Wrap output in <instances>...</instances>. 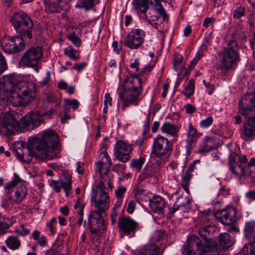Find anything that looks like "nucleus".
<instances>
[{
  "mask_svg": "<svg viewBox=\"0 0 255 255\" xmlns=\"http://www.w3.org/2000/svg\"><path fill=\"white\" fill-rule=\"evenodd\" d=\"M36 96V86L33 82H18L13 75L0 78V110L7 106L9 101L13 106L29 104Z\"/></svg>",
  "mask_w": 255,
  "mask_h": 255,
  "instance_id": "obj_1",
  "label": "nucleus"
},
{
  "mask_svg": "<svg viewBox=\"0 0 255 255\" xmlns=\"http://www.w3.org/2000/svg\"><path fill=\"white\" fill-rule=\"evenodd\" d=\"M239 110L247 119L244 125V133L241 137L247 141L255 131V93L245 95L239 101Z\"/></svg>",
  "mask_w": 255,
  "mask_h": 255,
  "instance_id": "obj_2",
  "label": "nucleus"
},
{
  "mask_svg": "<svg viewBox=\"0 0 255 255\" xmlns=\"http://www.w3.org/2000/svg\"><path fill=\"white\" fill-rule=\"evenodd\" d=\"M219 64L216 69L225 74L227 71L234 69L240 61L239 45L235 40L230 41L226 47L218 52Z\"/></svg>",
  "mask_w": 255,
  "mask_h": 255,
  "instance_id": "obj_3",
  "label": "nucleus"
},
{
  "mask_svg": "<svg viewBox=\"0 0 255 255\" xmlns=\"http://www.w3.org/2000/svg\"><path fill=\"white\" fill-rule=\"evenodd\" d=\"M142 92V79L139 75L128 78L126 88L119 92L118 99L123 103V110L130 105L136 106L140 101L139 96Z\"/></svg>",
  "mask_w": 255,
  "mask_h": 255,
  "instance_id": "obj_4",
  "label": "nucleus"
},
{
  "mask_svg": "<svg viewBox=\"0 0 255 255\" xmlns=\"http://www.w3.org/2000/svg\"><path fill=\"white\" fill-rule=\"evenodd\" d=\"M106 209L94 208L88 215V224L91 235L90 240L93 244L99 243L100 237L106 229L105 221L103 214Z\"/></svg>",
  "mask_w": 255,
  "mask_h": 255,
  "instance_id": "obj_5",
  "label": "nucleus"
},
{
  "mask_svg": "<svg viewBox=\"0 0 255 255\" xmlns=\"http://www.w3.org/2000/svg\"><path fill=\"white\" fill-rule=\"evenodd\" d=\"M13 176V179L5 184L4 192L11 203L19 204L25 200L27 195V188L25 182L18 175L15 173Z\"/></svg>",
  "mask_w": 255,
  "mask_h": 255,
  "instance_id": "obj_6",
  "label": "nucleus"
},
{
  "mask_svg": "<svg viewBox=\"0 0 255 255\" xmlns=\"http://www.w3.org/2000/svg\"><path fill=\"white\" fill-rule=\"evenodd\" d=\"M10 20L14 29L20 36L29 40L32 38L33 23L26 13L22 10L15 11Z\"/></svg>",
  "mask_w": 255,
  "mask_h": 255,
  "instance_id": "obj_7",
  "label": "nucleus"
},
{
  "mask_svg": "<svg viewBox=\"0 0 255 255\" xmlns=\"http://www.w3.org/2000/svg\"><path fill=\"white\" fill-rule=\"evenodd\" d=\"M112 187L111 179L104 178L95 188H93V196L91 200L94 202V208L109 209L110 198L106 190Z\"/></svg>",
  "mask_w": 255,
  "mask_h": 255,
  "instance_id": "obj_8",
  "label": "nucleus"
},
{
  "mask_svg": "<svg viewBox=\"0 0 255 255\" xmlns=\"http://www.w3.org/2000/svg\"><path fill=\"white\" fill-rule=\"evenodd\" d=\"M57 133L51 129H46L32 139V146L37 154L46 149L56 147L58 143Z\"/></svg>",
  "mask_w": 255,
  "mask_h": 255,
  "instance_id": "obj_9",
  "label": "nucleus"
},
{
  "mask_svg": "<svg viewBox=\"0 0 255 255\" xmlns=\"http://www.w3.org/2000/svg\"><path fill=\"white\" fill-rule=\"evenodd\" d=\"M171 149V145L166 137L158 134L153 139L151 153L153 156L160 158L155 162L158 166L162 165L167 161Z\"/></svg>",
  "mask_w": 255,
  "mask_h": 255,
  "instance_id": "obj_10",
  "label": "nucleus"
},
{
  "mask_svg": "<svg viewBox=\"0 0 255 255\" xmlns=\"http://www.w3.org/2000/svg\"><path fill=\"white\" fill-rule=\"evenodd\" d=\"M248 161L247 156H239L237 153L232 152L229 157L230 170L236 176H247L251 175L249 168L246 167Z\"/></svg>",
  "mask_w": 255,
  "mask_h": 255,
  "instance_id": "obj_11",
  "label": "nucleus"
},
{
  "mask_svg": "<svg viewBox=\"0 0 255 255\" xmlns=\"http://www.w3.org/2000/svg\"><path fill=\"white\" fill-rule=\"evenodd\" d=\"M24 38L20 35L4 37L1 42V47L4 52L8 54L22 51L26 45Z\"/></svg>",
  "mask_w": 255,
  "mask_h": 255,
  "instance_id": "obj_12",
  "label": "nucleus"
},
{
  "mask_svg": "<svg viewBox=\"0 0 255 255\" xmlns=\"http://www.w3.org/2000/svg\"><path fill=\"white\" fill-rule=\"evenodd\" d=\"M149 4L151 7L149 8L147 13H144L146 21L149 24L155 21L162 23L165 20L166 14L159 3V0H151L149 2Z\"/></svg>",
  "mask_w": 255,
  "mask_h": 255,
  "instance_id": "obj_13",
  "label": "nucleus"
},
{
  "mask_svg": "<svg viewBox=\"0 0 255 255\" xmlns=\"http://www.w3.org/2000/svg\"><path fill=\"white\" fill-rule=\"evenodd\" d=\"M106 145L104 143L100 144V151L99 153L100 161L96 163L95 166L96 172H98L101 175V180L104 178H108L110 179L109 176H107V174L112 165V161L108 155Z\"/></svg>",
  "mask_w": 255,
  "mask_h": 255,
  "instance_id": "obj_14",
  "label": "nucleus"
},
{
  "mask_svg": "<svg viewBox=\"0 0 255 255\" xmlns=\"http://www.w3.org/2000/svg\"><path fill=\"white\" fill-rule=\"evenodd\" d=\"M145 32L141 29H134L130 31L124 40V44L131 50H137L144 42Z\"/></svg>",
  "mask_w": 255,
  "mask_h": 255,
  "instance_id": "obj_15",
  "label": "nucleus"
},
{
  "mask_svg": "<svg viewBox=\"0 0 255 255\" xmlns=\"http://www.w3.org/2000/svg\"><path fill=\"white\" fill-rule=\"evenodd\" d=\"M42 55L41 47L37 46L30 48L22 54L20 63L22 66L34 67L38 65Z\"/></svg>",
  "mask_w": 255,
  "mask_h": 255,
  "instance_id": "obj_16",
  "label": "nucleus"
},
{
  "mask_svg": "<svg viewBox=\"0 0 255 255\" xmlns=\"http://www.w3.org/2000/svg\"><path fill=\"white\" fill-rule=\"evenodd\" d=\"M132 150L131 144L123 140H119L115 143L114 154L118 160L126 163L129 160Z\"/></svg>",
  "mask_w": 255,
  "mask_h": 255,
  "instance_id": "obj_17",
  "label": "nucleus"
},
{
  "mask_svg": "<svg viewBox=\"0 0 255 255\" xmlns=\"http://www.w3.org/2000/svg\"><path fill=\"white\" fill-rule=\"evenodd\" d=\"M203 246V241L197 236H191L184 245L183 255H202Z\"/></svg>",
  "mask_w": 255,
  "mask_h": 255,
  "instance_id": "obj_18",
  "label": "nucleus"
},
{
  "mask_svg": "<svg viewBox=\"0 0 255 255\" xmlns=\"http://www.w3.org/2000/svg\"><path fill=\"white\" fill-rule=\"evenodd\" d=\"M63 177V178L59 180H51L50 185L57 193L61 192L62 188L64 190L66 196L68 197L72 190V176L69 173H64Z\"/></svg>",
  "mask_w": 255,
  "mask_h": 255,
  "instance_id": "obj_19",
  "label": "nucleus"
},
{
  "mask_svg": "<svg viewBox=\"0 0 255 255\" xmlns=\"http://www.w3.org/2000/svg\"><path fill=\"white\" fill-rule=\"evenodd\" d=\"M236 210L233 207H229L217 211L215 216L216 219L222 224L230 225L236 222Z\"/></svg>",
  "mask_w": 255,
  "mask_h": 255,
  "instance_id": "obj_20",
  "label": "nucleus"
},
{
  "mask_svg": "<svg viewBox=\"0 0 255 255\" xmlns=\"http://www.w3.org/2000/svg\"><path fill=\"white\" fill-rule=\"evenodd\" d=\"M2 122V128L5 129L6 134H13L15 131H17L19 128V122L10 114L7 113L4 114Z\"/></svg>",
  "mask_w": 255,
  "mask_h": 255,
  "instance_id": "obj_21",
  "label": "nucleus"
},
{
  "mask_svg": "<svg viewBox=\"0 0 255 255\" xmlns=\"http://www.w3.org/2000/svg\"><path fill=\"white\" fill-rule=\"evenodd\" d=\"M118 226L123 234L128 236L134 234L137 223L129 217H123L119 219Z\"/></svg>",
  "mask_w": 255,
  "mask_h": 255,
  "instance_id": "obj_22",
  "label": "nucleus"
},
{
  "mask_svg": "<svg viewBox=\"0 0 255 255\" xmlns=\"http://www.w3.org/2000/svg\"><path fill=\"white\" fill-rule=\"evenodd\" d=\"M42 116L37 112H30L20 119L25 128L31 126V128L38 127L42 123Z\"/></svg>",
  "mask_w": 255,
  "mask_h": 255,
  "instance_id": "obj_23",
  "label": "nucleus"
},
{
  "mask_svg": "<svg viewBox=\"0 0 255 255\" xmlns=\"http://www.w3.org/2000/svg\"><path fill=\"white\" fill-rule=\"evenodd\" d=\"M149 205L154 212L161 213L165 206V202L162 197L155 195L149 200Z\"/></svg>",
  "mask_w": 255,
  "mask_h": 255,
  "instance_id": "obj_24",
  "label": "nucleus"
},
{
  "mask_svg": "<svg viewBox=\"0 0 255 255\" xmlns=\"http://www.w3.org/2000/svg\"><path fill=\"white\" fill-rule=\"evenodd\" d=\"M160 130L162 133L167 136L176 137L178 135L179 128L175 124L165 122L161 126Z\"/></svg>",
  "mask_w": 255,
  "mask_h": 255,
  "instance_id": "obj_25",
  "label": "nucleus"
},
{
  "mask_svg": "<svg viewBox=\"0 0 255 255\" xmlns=\"http://www.w3.org/2000/svg\"><path fill=\"white\" fill-rule=\"evenodd\" d=\"M157 245L148 243L139 249L138 255H161Z\"/></svg>",
  "mask_w": 255,
  "mask_h": 255,
  "instance_id": "obj_26",
  "label": "nucleus"
},
{
  "mask_svg": "<svg viewBox=\"0 0 255 255\" xmlns=\"http://www.w3.org/2000/svg\"><path fill=\"white\" fill-rule=\"evenodd\" d=\"M218 242L220 250H225L232 247L234 244V239L226 233H221L218 237Z\"/></svg>",
  "mask_w": 255,
  "mask_h": 255,
  "instance_id": "obj_27",
  "label": "nucleus"
},
{
  "mask_svg": "<svg viewBox=\"0 0 255 255\" xmlns=\"http://www.w3.org/2000/svg\"><path fill=\"white\" fill-rule=\"evenodd\" d=\"M210 40H211V38H210V36L208 37H206L204 39V40L203 41V43L200 47L199 50H198L197 51L194 58L190 63V65H189V67L190 68H193L195 66V65L197 63L198 61L201 58V57L203 56V51L206 50V45H207V44H208L209 43Z\"/></svg>",
  "mask_w": 255,
  "mask_h": 255,
  "instance_id": "obj_28",
  "label": "nucleus"
},
{
  "mask_svg": "<svg viewBox=\"0 0 255 255\" xmlns=\"http://www.w3.org/2000/svg\"><path fill=\"white\" fill-rule=\"evenodd\" d=\"M198 233L200 236L202 238L204 241V243L203 244H206L207 242L210 240H212L210 239V234L211 232L213 230V227L211 226L207 225H199Z\"/></svg>",
  "mask_w": 255,
  "mask_h": 255,
  "instance_id": "obj_29",
  "label": "nucleus"
},
{
  "mask_svg": "<svg viewBox=\"0 0 255 255\" xmlns=\"http://www.w3.org/2000/svg\"><path fill=\"white\" fill-rule=\"evenodd\" d=\"M244 232L245 236L250 241L255 242V222H250L246 223Z\"/></svg>",
  "mask_w": 255,
  "mask_h": 255,
  "instance_id": "obj_30",
  "label": "nucleus"
},
{
  "mask_svg": "<svg viewBox=\"0 0 255 255\" xmlns=\"http://www.w3.org/2000/svg\"><path fill=\"white\" fill-rule=\"evenodd\" d=\"M205 246L208 248V250L204 252L203 255H219L221 250L214 241H209Z\"/></svg>",
  "mask_w": 255,
  "mask_h": 255,
  "instance_id": "obj_31",
  "label": "nucleus"
},
{
  "mask_svg": "<svg viewBox=\"0 0 255 255\" xmlns=\"http://www.w3.org/2000/svg\"><path fill=\"white\" fill-rule=\"evenodd\" d=\"M31 236L34 241H36L37 245L43 248L48 246V241L46 237L43 235H41L40 232L38 230L33 231Z\"/></svg>",
  "mask_w": 255,
  "mask_h": 255,
  "instance_id": "obj_32",
  "label": "nucleus"
},
{
  "mask_svg": "<svg viewBox=\"0 0 255 255\" xmlns=\"http://www.w3.org/2000/svg\"><path fill=\"white\" fill-rule=\"evenodd\" d=\"M56 147H51L50 149H46L37 153L38 156L42 159L52 160L58 157L59 151L55 150Z\"/></svg>",
  "mask_w": 255,
  "mask_h": 255,
  "instance_id": "obj_33",
  "label": "nucleus"
},
{
  "mask_svg": "<svg viewBox=\"0 0 255 255\" xmlns=\"http://www.w3.org/2000/svg\"><path fill=\"white\" fill-rule=\"evenodd\" d=\"M154 175V170L153 167L150 165H146L138 177L137 182L140 183L145 179L151 177Z\"/></svg>",
  "mask_w": 255,
  "mask_h": 255,
  "instance_id": "obj_34",
  "label": "nucleus"
},
{
  "mask_svg": "<svg viewBox=\"0 0 255 255\" xmlns=\"http://www.w3.org/2000/svg\"><path fill=\"white\" fill-rule=\"evenodd\" d=\"M61 2L58 1L57 0H48L45 2V10L50 13L59 11V3Z\"/></svg>",
  "mask_w": 255,
  "mask_h": 255,
  "instance_id": "obj_35",
  "label": "nucleus"
},
{
  "mask_svg": "<svg viewBox=\"0 0 255 255\" xmlns=\"http://www.w3.org/2000/svg\"><path fill=\"white\" fill-rule=\"evenodd\" d=\"M7 247L12 250H15L19 248L20 246V242L18 237L11 236L9 237L5 241Z\"/></svg>",
  "mask_w": 255,
  "mask_h": 255,
  "instance_id": "obj_36",
  "label": "nucleus"
},
{
  "mask_svg": "<svg viewBox=\"0 0 255 255\" xmlns=\"http://www.w3.org/2000/svg\"><path fill=\"white\" fill-rule=\"evenodd\" d=\"M65 55L72 60L76 61L80 58L79 51L73 48L72 46H69L64 50Z\"/></svg>",
  "mask_w": 255,
  "mask_h": 255,
  "instance_id": "obj_37",
  "label": "nucleus"
},
{
  "mask_svg": "<svg viewBox=\"0 0 255 255\" xmlns=\"http://www.w3.org/2000/svg\"><path fill=\"white\" fill-rule=\"evenodd\" d=\"M149 0H135V7L136 10L142 13H145L148 9V4Z\"/></svg>",
  "mask_w": 255,
  "mask_h": 255,
  "instance_id": "obj_38",
  "label": "nucleus"
},
{
  "mask_svg": "<svg viewBox=\"0 0 255 255\" xmlns=\"http://www.w3.org/2000/svg\"><path fill=\"white\" fill-rule=\"evenodd\" d=\"M16 157L22 162L29 163L32 159V156L30 152H24L21 149L16 151Z\"/></svg>",
  "mask_w": 255,
  "mask_h": 255,
  "instance_id": "obj_39",
  "label": "nucleus"
},
{
  "mask_svg": "<svg viewBox=\"0 0 255 255\" xmlns=\"http://www.w3.org/2000/svg\"><path fill=\"white\" fill-rule=\"evenodd\" d=\"M211 210L207 209L200 212L198 217V222L200 225H204L205 223L211 219Z\"/></svg>",
  "mask_w": 255,
  "mask_h": 255,
  "instance_id": "obj_40",
  "label": "nucleus"
},
{
  "mask_svg": "<svg viewBox=\"0 0 255 255\" xmlns=\"http://www.w3.org/2000/svg\"><path fill=\"white\" fill-rule=\"evenodd\" d=\"M55 251L58 253V255H66L67 254V248L63 241L57 240L54 243Z\"/></svg>",
  "mask_w": 255,
  "mask_h": 255,
  "instance_id": "obj_41",
  "label": "nucleus"
},
{
  "mask_svg": "<svg viewBox=\"0 0 255 255\" xmlns=\"http://www.w3.org/2000/svg\"><path fill=\"white\" fill-rule=\"evenodd\" d=\"M145 162V158L140 157L138 159H132L129 163L131 168L134 169L136 171L140 172L141 169Z\"/></svg>",
  "mask_w": 255,
  "mask_h": 255,
  "instance_id": "obj_42",
  "label": "nucleus"
},
{
  "mask_svg": "<svg viewBox=\"0 0 255 255\" xmlns=\"http://www.w3.org/2000/svg\"><path fill=\"white\" fill-rule=\"evenodd\" d=\"M96 2V0H79L76 4V6L84 8L88 10L91 9Z\"/></svg>",
  "mask_w": 255,
  "mask_h": 255,
  "instance_id": "obj_43",
  "label": "nucleus"
},
{
  "mask_svg": "<svg viewBox=\"0 0 255 255\" xmlns=\"http://www.w3.org/2000/svg\"><path fill=\"white\" fill-rule=\"evenodd\" d=\"M192 174L186 171L185 174L182 176L181 184L184 190L187 193H189V182L192 178Z\"/></svg>",
  "mask_w": 255,
  "mask_h": 255,
  "instance_id": "obj_44",
  "label": "nucleus"
},
{
  "mask_svg": "<svg viewBox=\"0 0 255 255\" xmlns=\"http://www.w3.org/2000/svg\"><path fill=\"white\" fill-rule=\"evenodd\" d=\"M194 92V81L193 79H190L188 83L185 86L184 90L183 92L184 95L187 98L190 97L193 95Z\"/></svg>",
  "mask_w": 255,
  "mask_h": 255,
  "instance_id": "obj_45",
  "label": "nucleus"
},
{
  "mask_svg": "<svg viewBox=\"0 0 255 255\" xmlns=\"http://www.w3.org/2000/svg\"><path fill=\"white\" fill-rule=\"evenodd\" d=\"M165 237V234L162 231H156L153 234L150 238V244L156 245L157 242L163 240Z\"/></svg>",
  "mask_w": 255,
  "mask_h": 255,
  "instance_id": "obj_46",
  "label": "nucleus"
},
{
  "mask_svg": "<svg viewBox=\"0 0 255 255\" xmlns=\"http://www.w3.org/2000/svg\"><path fill=\"white\" fill-rule=\"evenodd\" d=\"M242 253L244 255H255V242L250 243L248 246H245Z\"/></svg>",
  "mask_w": 255,
  "mask_h": 255,
  "instance_id": "obj_47",
  "label": "nucleus"
},
{
  "mask_svg": "<svg viewBox=\"0 0 255 255\" xmlns=\"http://www.w3.org/2000/svg\"><path fill=\"white\" fill-rule=\"evenodd\" d=\"M182 60L183 56L181 54L178 53L175 54L173 64V68L175 71H177L181 69Z\"/></svg>",
  "mask_w": 255,
  "mask_h": 255,
  "instance_id": "obj_48",
  "label": "nucleus"
},
{
  "mask_svg": "<svg viewBox=\"0 0 255 255\" xmlns=\"http://www.w3.org/2000/svg\"><path fill=\"white\" fill-rule=\"evenodd\" d=\"M200 134L198 132L197 129L192 126L191 123L189 124L187 137L197 139Z\"/></svg>",
  "mask_w": 255,
  "mask_h": 255,
  "instance_id": "obj_49",
  "label": "nucleus"
},
{
  "mask_svg": "<svg viewBox=\"0 0 255 255\" xmlns=\"http://www.w3.org/2000/svg\"><path fill=\"white\" fill-rule=\"evenodd\" d=\"M137 182V184L134 185L132 191L134 197L137 202H139L143 193V189L139 186Z\"/></svg>",
  "mask_w": 255,
  "mask_h": 255,
  "instance_id": "obj_50",
  "label": "nucleus"
},
{
  "mask_svg": "<svg viewBox=\"0 0 255 255\" xmlns=\"http://www.w3.org/2000/svg\"><path fill=\"white\" fill-rule=\"evenodd\" d=\"M67 38L76 46L79 47L81 45L82 41L79 37L76 35L75 32L69 33L67 35Z\"/></svg>",
  "mask_w": 255,
  "mask_h": 255,
  "instance_id": "obj_51",
  "label": "nucleus"
},
{
  "mask_svg": "<svg viewBox=\"0 0 255 255\" xmlns=\"http://www.w3.org/2000/svg\"><path fill=\"white\" fill-rule=\"evenodd\" d=\"M13 222L12 220L8 217H4L2 216V219L1 221L0 226V233L4 230H6L12 226Z\"/></svg>",
  "mask_w": 255,
  "mask_h": 255,
  "instance_id": "obj_52",
  "label": "nucleus"
},
{
  "mask_svg": "<svg viewBox=\"0 0 255 255\" xmlns=\"http://www.w3.org/2000/svg\"><path fill=\"white\" fill-rule=\"evenodd\" d=\"M211 150H212L211 148L209 145H208V144L207 143L205 139L203 138L202 142L199 145L198 152L200 153L203 154L204 153H207Z\"/></svg>",
  "mask_w": 255,
  "mask_h": 255,
  "instance_id": "obj_53",
  "label": "nucleus"
},
{
  "mask_svg": "<svg viewBox=\"0 0 255 255\" xmlns=\"http://www.w3.org/2000/svg\"><path fill=\"white\" fill-rule=\"evenodd\" d=\"M126 191L127 189L124 186L119 187L117 189L115 192V193L118 200H123Z\"/></svg>",
  "mask_w": 255,
  "mask_h": 255,
  "instance_id": "obj_54",
  "label": "nucleus"
},
{
  "mask_svg": "<svg viewBox=\"0 0 255 255\" xmlns=\"http://www.w3.org/2000/svg\"><path fill=\"white\" fill-rule=\"evenodd\" d=\"M245 7L240 6L235 9L233 13V17L235 18H239L245 15Z\"/></svg>",
  "mask_w": 255,
  "mask_h": 255,
  "instance_id": "obj_55",
  "label": "nucleus"
},
{
  "mask_svg": "<svg viewBox=\"0 0 255 255\" xmlns=\"http://www.w3.org/2000/svg\"><path fill=\"white\" fill-rule=\"evenodd\" d=\"M0 206L10 213H13L16 211V209L15 208H14L13 209L9 208L8 201L6 199H3L1 200Z\"/></svg>",
  "mask_w": 255,
  "mask_h": 255,
  "instance_id": "obj_56",
  "label": "nucleus"
},
{
  "mask_svg": "<svg viewBox=\"0 0 255 255\" xmlns=\"http://www.w3.org/2000/svg\"><path fill=\"white\" fill-rule=\"evenodd\" d=\"M213 122V119L211 117H209L206 119L202 120L200 123V126L202 128H206L210 127Z\"/></svg>",
  "mask_w": 255,
  "mask_h": 255,
  "instance_id": "obj_57",
  "label": "nucleus"
},
{
  "mask_svg": "<svg viewBox=\"0 0 255 255\" xmlns=\"http://www.w3.org/2000/svg\"><path fill=\"white\" fill-rule=\"evenodd\" d=\"M197 140V139L187 137L186 140V148L187 151H190V150L195 146Z\"/></svg>",
  "mask_w": 255,
  "mask_h": 255,
  "instance_id": "obj_58",
  "label": "nucleus"
},
{
  "mask_svg": "<svg viewBox=\"0 0 255 255\" xmlns=\"http://www.w3.org/2000/svg\"><path fill=\"white\" fill-rule=\"evenodd\" d=\"M15 232L21 236H25L30 234V230L25 228L23 224H21L19 229H16Z\"/></svg>",
  "mask_w": 255,
  "mask_h": 255,
  "instance_id": "obj_59",
  "label": "nucleus"
},
{
  "mask_svg": "<svg viewBox=\"0 0 255 255\" xmlns=\"http://www.w3.org/2000/svg\"><path fill=\"white\" fill-rule=\"evenodd\" d=\"M182 199V197H178V199L175 202L172 208V212L177 211L180 207L184 206L186 204L185 203L182 202L181 201Z\"/></svg>",
  "mask_w": 255,
  "mask_h": 255,
  "instance_id": "obj_60",
  "label": "nucleus"
},
{
  "mask_svg": "<svg viewBox=\"0 0 255 255\" xmlns=\"http://www.w3.org/2000/svg\"><path fill=\"white\" fill-rule=\"evenodd\" d=\"M139 60L138 59H135L133 62L131 63L130 64V67L134 70L135 72H139L140 74L141 70L139 68Z\"/></svg>",
  "mask_w": 255,
  "mask_h": 255,
  "instance_id": "obj_61",
  "label": "nucleus"
},
{
  "mask_svg": "<svg viewBox=\"0 0 255 255\" xmlns=\"http://www.w3.org/2000/svg\"><path fill=\"white\" fill-rule=\"evenodd\" d=\"M66 102L68 103L70 107H72L73 110H76L79 106V102L76 100H69V99H65Z\"/></svg>",
  "mask_w": 255,
  "mask_h": 255,
  "instance_id": "obj_62",
  "label": "nucleus"
},
{
  "mask_svg": "<svg viewBox=\"0 0 255 255\" xmlns=\"http://www.w3.org/2000/svg\"><path fill=\"white\" fill-rule=\"evenodd\" d=\"M56 219L54 217L51 218L50 221L47 223L46 226L49 228L50 232L52 234L55 233V229L53 227L54 224L56 223Z\"/></svg>",
  "mask_w": 255,
  "mask_h": 255,
  "instance_id": "obj_63",
  "label": "nucleus"
},
{
  "mask_svg": "<svg viewBox=\"0 0 255 255\" xmlns=\"http://www.w3.org/2000/svg\"><path fill=\"white\" fill-rule=\"evenodd\" d=\"M216 21V19L213 17H207L205 18L203 23V26L206 28H207L213 24Z\"/></svg>",
  "mask_w": 255,
  "mask_h": 255,
  "instance_id": "obj_64",
  "label": "nucleus"
}]
</instances>
